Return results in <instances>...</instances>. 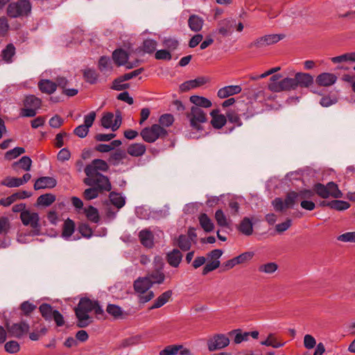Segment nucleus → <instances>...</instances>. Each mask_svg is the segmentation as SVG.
<instances>
[{
    "instance_id": "473e14b6",
    "label": "nucleus",
    "mask_w": 355,
    "mask_h": 355,
    "mask_svg": "<svg viewBox=\"0 0 355 355\" xmlns=\"http://www.w3.org/2000/svg\"><path fill=\"white\" fill-rule=\"evenodd\" d=\"M173 294L172 291L168 290L164 292L161 294L155 301L154 304L149 307V310H153L155 309H158L164 306L167 302H168L169 299L171 297Z\"/></svg>"
},
{
    "instance_id": "f704fd0d",
    "label": "nucleus",
    "mask_w": 355,
    "mask_h": 355,
    "mask_svg": "<svg viewBox=\"0 0 355 355\" xmlns=\"http://www.w3.org/2000/svg\"><path fill=\"white\" fill-rule=\"evenodd\" d=\"M109 199L111 203L119 209L125 204V198L114 191H110Z\"/></svg>"
},
{
    "instance_id": "2eb2a0df",
    "label": "nucleus",
    "mask_w": 355,
    "mask_h": 355,
    "mask_svg": "<svg viewBox=\"0 0 355 355\" xmlns=\"http://www.w3.org/2000/svg\"><path fill=\"white\" fill-rule=\"evenodd\" d=\"M230 339L224 334H216L207 341L208 349L210 352L221 349L227 347Z\"/></svg>"
},
{
    "instance_id": "09e8293b",
    "label": "nucleus",
    "mask_w": 355,
    "mask_h": 355,
    "mask_svg": "<svg viewBox=\"0 0 355 355\" xmlns=\"http://www.w3.org/2000/svg\"><path fill=\"white\" fill-rule=\"evenodd\" d=\"M312 191H314V194L316 193L322 198H327L329 197V192L328 191L327 186H324L321 183L315 184Z\"/></svg>"
},
{
    "instance_id": "cd10ccee",
    "label": "nucleus",
    "mask_w": 355,
    "mask_h": 355,
    "mask_svg": "<svg viewBox=\"0 0 355 355\" xmlns=\"http://www.w3.org/2000/svg\"><path fill=\"white\" fill-rule=\"evenodd\" d=\"M146 147L144 144L141 143H135L128 146L126 154L132 157H141L145 154Z\"/></svg>"
},
{
    "instance_id": "9b49d317",
    "label": "nucleus",
    "mask_w": 355,
    "mask_h": 355,
    "mask_svg": "<svg viewBox=\"0 0 355 355\" xmlns=\"http://www.w3.org/2000/svg\"><path fill=\"white\" fill-rule=\"evenodd\" d=\"M114 114L112 112H106L103 114L101 119V124L105 128H111L112 131L117 130L122 122V118L121 113L119 112L116 114L114 120Z\"/></svg>"
},
{
    "instance_id": "e433bc0d",
    "label": "nucleus",
    "mask_w": 355,
    "mask_h": 355,
    "mask_svg": "<svg viewBox=\"0 0 355 355\" xmlns=\"http://www.w3.org/2000/svg\"><path fill=\"white\" fill-rule=\"evenodd\" d=\"M15 54V47L12 44H8L1 51V56L7 63L12 62V57Z\"/></svg>"
},
{
    "instance_id": "dca6fc26",
    "label": "nucleus",
    "mask_w": 355,
    "mask_h": 355,
    "mask_svg": "<svg viewBox=\"0 0 355 355\" xmlns=\"http://www.w3.org/2000/svg\"><path fill=\"white\" fill-rule=\"evenodd\" d=\"M236 26V21L233 19H224L218 21L216 33L227 37L233 32V28Z\"/></svg>"
},
{
    "instance_id": "de8ad7c7",
    "label": "nucleus",
    "mask_w": 355,
    "mask_h": 355,
    "mask_svg": "<svg viewBox=\"0 0 355 355\" xmlns=\"http://www.w3.org/2000/svg\"><path fill=\"white\" fill-rule=\"evenodd\" d=\"M230 336L234 335V342L236 344H239L243 341H247L249 338V334L248 332H243L241 329H234L229 333Z\"/></svg>"
},
{
    "instance_id": "79ce46f5",
    "label": "nucleus",
    "mask_w": 355,
    "mask_h": 355,
    "mask_svg": "<svg viewBox=\"0 0 355 355\" xmlns=\"http://www.w3.org/2000/svg\"><path fill=\"white\" fill-rule=\"evenodd\" d=\"M85 214L86 215L87 218L94 223H98L100 221V216L98 209L93 207L92 205H89L87 208L85 209Z\"/></svg>"
},
{
    "instance_id": "4be33fe9",
    "label": "nucleus",
    "mask_w": 355,
    "mask_h": 355,
    "mask_svg": "<svg viewBox=\"0 0 355 355\" xmlns=\"http://www.w3.org/2000/svg\"><path fill=\"white\" fill-rule=\"evenodd\" d=\"M183 255L177 248L168 252L166 254L167 263L173 268H178L182 261Z\"/></svg>"
},
{
    "instance_id": "b1692460",
    "label": "nucleus",
    "mask_w": 355,
    "mask_h": 355,
    "mask_svg": "<svg viewBox=\"0 0 355 355\" xmlns=\"http://www.w3.org/2000/svg\"><path fill=\"white\" fill-rule=\"evenodd\" d=\"M242 89L239 85H229L220 88L217 93L220 98H225L230 96L238 94L241 92Z\"/></svg>"
},
{
    "instance_id": "423d86ee",
    "label": "nucleus",
    "mask_w": 355,
    "mask_h": 355,
    "mask_svg": "<svg viewBox=\"0 0 355 355\" xmlns=\"http://www.w3.org/2000/svg\"><path fill=\"white\" fill-rule=\"evenodd\" d=\"M20 218L24 225H30L32 227L31 231L32 236L40 234L41 225L40 224V217L37 213L25 210L20 214Z\"/></svg>"
},
{
    "instance_id": "5fc2aeb1",
    "label": "nucleus",
    "mask_w": 355,
    "mask_h": 355,
    "mask_svg": "<svg viewBox=\"0 0 355 355\" xmlns=\"http://www.w3.org/2000/svg\"><path fill=\"white\" fill-rule=\"evenodd\" d=\"M36 308L37 306L34 304L25 301L20 304L21 314L28 316Z\"/></svg>"
},
{
    "instance_id": "bf43d9fd",
    "label": "nucleus",
    "mask_w": 355,
    "mask_h": 355,
    "mask_svg": "<svg viewBox=\"0 0 355 355\" xmlns=\"http://www.w3.org/2000/svg\"><path fill=\"white\" fill-rule=\"evenodd\" d=\"M125 80H122L121 79V76L114 79L112 82V85L111 86V89L116 91H122L130 87L129 83H123Z\"/></svg>"
},
{
    "instance_id": "4d7b16f0",
    "label": "nucleus",
    "mask_w": 355,
    "mask_h": 355,
    "mask_svg": "<svg viewBox=\"0 0 355 355\" xmlns=\"http://www.w3.org/2000/svg\"><path fill=\"white\" fill-rule=\"evenodd\" d=\"M106 311L114 318H120L123 315V311L121 308L115 304H108L106 309Z\"/></svg>"
},
{
    "instance_id": "7ed1b4c3",
    "label": "nucleus",
    "mask_w": 355,
    "mask_h": 355,
    "mask_svg": "<svg viewBox=\"0 0 355 355\" xmlns=\"http://www.w3.org/2000/svg\"><path fill=\"white\" fill-rule=\"evenodd\" d=\"M31 10L32 4L29 0H17L8 4L6 12L11 18H18L29 16Z\"/></svg>"
},
{
    "instance_id": "1a4fd4ad",
    "label": "nucleus",
    "mask_w": 355,
    "mask_h": 355,
    "mask_svg": "<svg viewBox=\"0 0 355 355\" xmlns=\"http://www.w3.org/2000/svg\"><path fill=\"white\" fill-rule=\"evenodd\" d=\"M5 327L9 336L16 338H21L30 329V326L25 320H21L19 322L10 324L8 322L5 324Z\"/></svg>"
},
{
    "instance_id": "8fccbe9b",
    "label": "nucleus",
    "mask_w": 355,
    "mask_h": 355,
    "mask_svg": "<svg viewBox=\"0 0 355 355\" xmlns=\"http://www.w3.org/2000/svg\"><path fill=\"white\" fill-rule=\"evenodd\" d=\"M327 205L331 209L338 211L345 210L349 207V204L347 202L339 200H331L327 203Z\"/></svg>"
},
{
    "instance_id": "4468645a",
    "label": "nucleus",
    "mask_w": 355,
    "mask_h": 355,
    "mask_svg": "<svg viewBox=\"0 0 355 355\" xmlns=\"http://www.w3.org/2000/svg\"><path fill=\"white\" fill-rule=\"evenodd\" d=\"M109 169L107 162L101 159H94L92 162L87 164L84 172L86 175L101 173L100 172H106Z\"/></svg>"
},
{
    "instance_id": "69168bd1",
    "label": "nucleus",
    "mask_w": 355,
    "mask_h": 355,
    "mask_svg": "<svg viewBox=\"0 0 355 355\" xmlns=\"http://www.w3.org/2000/svg\"><path fill=\"white\" fill-rule=\"evenodd\" d=\"M220 261L219 260H213L208 262L203 268L202 274V275H207L209 272H211L216 269H217L220 266Z\"/></svg>"
},
{
    "instance_id": "ea45409f",
    "label": "nucleus",
    "mask_w": 355,
    "mask_h": 355,
    "mask_svg": "<svg viewBox=\"0 0 355 355\" xmlns=\"http://www.w3.org/2000/svg\"><path fill=\"white\" fill-rule=\"evenodd\" d=\"M278 268V264L275 262H268L266 263L260 264L258 266V271L260 273L272 275L277 270Z\"/></svg>"
},
{
    "instance_id": "20e7f679",
    "label": "nucleus",
    "mask_w": 355,
    "mask_h": 355,
    "mask_svg": "<svg viewBox=\"0 0 355 355\" xmlns=\"http://www.w3.org/2000/svg\"><path fill=\"white\" fill-rule=\"evenodd\" d=\"M85 185L94 187L101 192H109L112 190V184L107 176L102 173H96L87 175L83 180Z\"/></svg>"
},
{
    "instance_id": "2f4dec72",
    "label": "nucleus",
    "mask_w": 355,
    "mask_h": 355,
    "mask_svg": "<svg viewBox=\"0 0 355 355\" xmlns=\"http://www.w3.org/2000/svg\"><path fill=\"white\" fill-rule=\"evenodd\" d=\"M139 238L141 243L146 248L153 246V234L148 230H143L139 234Z\"/></svg>"
},
{
    "instance_id": "6ab92c4d",
    "label": "nucleus",
    "mask_w": 355,
    "mask_h": 355,
    "mask_svg": "<svg viewBox=\"0 0 355 355\" xmlns=\"http://www.w3.org/2000/svg\"><path fill=\"white\" fill-rule=\"evenodd\" d=\"M191 355V352L187 348H183L181 345H171L166 346L159 353V355Z\"/></svg>"
},
{
    "instance_id": "6e6552de",
    "label": "nucleus",
    "mask_w": 355,
    "mask_h": 355,
    "mask_svg": "<svg viewBox=\"0 0 355 355\" xmlns=\"http://www.w3.org/2000/svg\"><path fill=\"white\" fill-rule=\"evenodd\" d=\"M284 34H271L266 35L257 38L254 41L250 43L248 46L249 49H261L267 46L275 44L284 39Z\"/></svg>"
},
{
    "instance_id": "9d476101",
    "label": "nucleus",
    "mask_w": 355,
    "mask_h": 355,
    "mask_svg": "<svg viewBox=\"0 0 355 355\" xmlns=\"http://www.w3.org/2000/svg\"><path fill=\"white\" fill-rule=\"evenodd\" d=\"M187 117L189 119L190 125L196 130H200L202 129L200 123H205L207 120L205 112L198 107H192Z\"/></svg>"
},
{
    "instance_id": "f03ea898",
    "label": "nucleus",
    "mask_w": 355,
    "mask_h": 355,
    "mask_svg": "<svg viewBox=\"0 0 355 355\" xmlns=\"http://www.w3.org/2000/svg\"><path fill=\"white\" fill-rule=\"evenodd\" d=\"M95 301L91 300L88 297H82L76 307L74 309L76 316L78 319L76 326L79 328L87 327L90 323V317L89 313L94 309Z\"/></svg>"
},
{
    "instance_id": "603ef678",
    "label": "nucleus",
    "mask_w": 355,
    "mask_h": 355,
    "mask_svg": "<svg viewBox=\"0 0 355 355\" xmlns=\"http://www.w3.org/2000/svg\"><path fill=\"white\" fill-rule=\"evenodd\" d=\"M1 184L9 188L18 187L21 185V181L19 178L7 177L1 181Z\"/></svg>"
},
{
    "instance_id": "3c124183",
    "label": "nucleus",
    "mask_w": 355,
    "mask_h": 355,
    "mask_svg": "<svg viewBox=\"0 0 355 355\" xmlns=\"http://www.w3.org/2000/svg\"><path fill=\"white\" fill-rule=\"evenodd\" d=\"M100 190H98L96 187H90L86 189L83 192V198L86 200H91L98 198L100 193H103Z\"/></svg>"
},
{
    "instance_id": "49530a36",
    "label": "nucleus",
    "mask_w": 355,
    "mask_h": 355,
    "mask_svg": "<svg viewBox=\"0 0 355 355\" xmlns=\"http://www.w3.org/2000/svg\"><path fill=\"white\" fill-rule=\"evenodd\" d=\"M98 73L94 69L87 68L83 71V77L86 82L89 84H95L98 78Z\"/></svg>"
},
{
    "instance_id": "052dcab7",
    "label": "nucleus",
    "mask_w": 355,
    "mask_h": 355,
    "mask_svg": "<svg viewBox=\"0 0 355 355\" xmlns=\"http://www.w3.org/2000/svg\"><path fill=\"white\" fill-rule=\"evenodd\" d=\"M261 344L265 346H271L274 348H279L284 345V343H281L276 340L272 334H270L266 340L261 341Z\"/></svg>"
},
{
    "instance_id": "c03bdc74",
    "label": "nucleus",
    "mask_w": 355,
    "mask_h": 355,
    "mask_svg": "<svg viewBox=\"0 0 355 355\" xmlns=\"http://www.w3.org/2000/svg\"><path fill=\"white\" fill-rule=\"evenodd\" d=\"M157 42L153 39H146L143 42L140 50L146 53L151 54L155 52Z\"/></svg>"
},
{
    "instance_id": "4c0bfd02",
    "label": "nucleus",
    "mask_w": 355,
    "mask_h": 355,
    "mask_svg": "<svg viewBox=\"0 0 355 355\" xmlns=\"http://www.w3.org/2000/svg\"><path fill=\"white\" fill-rule=\"evenodd\" d=\"M56 197L53 193H45L40 196L37 199V205L49 207L55 201Z\"/></svg>"
},
{
    "instance_id": "338daca9",
    "label": "nucleus",
    "mask_w": 355,
    "mask_h": 355,
    "mask_svg": "<svg viewBox=\"0 0 355 355\" xmlns=\"http://www.w3.org/2000/svg\"><path fill=\"white\" fill-rule=\"evenodd\" d=\"M5 350L10 354L17 353L20 349V346L18 342L15 340H10L5 344Z\"/></svg>"
},
{
    "instance_id": "f257e3e1",
    "label": "nucleus",
    "mask_w": 355,
    "mask_h": 355,
    "mask_svg": "<svg viewBox=\"0 0 355 355\" xmlns=\"http://www.w3.org/2000/svg\"><path fill=\"white\" fill-rule=\"evenodd\" d=\"M236 110L237 112L235 110H230L226 113L227 120H228L230 123L235 125L234 126L229 128V132H232L235 127H240L242 125L243 123L241 120V116L244 117L245 119H248L254 116L252 105L250 103L242 101L237 104Z\"/></svg>"
},
{
    "instance_id": "c756f323",
    "label": "nucleus",
    "mask_w": 355,
    "mask_h": 355,
    "mask_svg": "<svg viewBox=\"0 0 355 355\" xmlns=\"http://www.w3.org/2000/svg\"><path fill=\"white\" fill-rule=\"evenodd\" d=\"M127 157L126 152L121 148L116 149L112 152L108 158V162L112 166H119L121 161Z\"/></svg>"
},
{
    "instance_id": "39448f33",
    "label": "nucleus",
    "mask_w": 355,
    "mask_h": 355,
    "mask_svg": "<svg viewBox=\"0 0 355 355\" xmlns=\"http://www.w3.org/2000/svg\"><path fill=\"white\" fill-rule=\"evenodd\" d=\"M140 135L143 140L147 143H153L159 138H164L168 135L166 129L159 124H153L141 130Z\"/></svg>"
},
{
    "instance_id": "a19ab883",
    "label": "nucleus",
    "mask_w": 355,
    "mask_h": 355,
    "mask_svg": "<svg viewBox=\"0 0 355 355\" xmlns=\"http://www.w3.org/2000/svg\"><path fill=\"white\" fill-rule=\"evenodd\" d=\"M198 218L200 225L205 232H210L213 231L214 225L206 214H201Z\"/></svg>"
},
{
    "instance_id": "5701e85b",
    "label": "nucleus",
    "mask_w": 355,
    "mask_h": 355,
    "mask_svg": "<svg viewBox=\"0 0 355 355\" xmlns=\"http://www.w3.org/2000/svg\"><path fill=\"white\" fill-rule=\"evenodd\" d=\"M337 80V76L331 73H322L315 79L316 83L320 86L329 87L334 85Z\"/></svg>"
},
{
    "instance_id": "393cba45",
    "label": "nucleus",
    "mask_w": 355,
    "mask_h": 355,
    "mask_svg": "<svg viewBox=\"0 0 355 355\" xmlns=\"http://www.w3.org/2000/svg\"><path fill=\"white\" fill-rule=\"evenodd\" d=\"M112 59L116 66H123L129 59L128 53L122 49H117L112 53Z\"/></svg>"
},
{
    "instance_id": "ddd939ff",
    "label": "nucleus",
    "mask_w": 355,
    "mask_h": 355,
    "mask_svg": "<svg viewBox=\"0 0 355 355\" xmlns=\"http://www.w3.org/2000/svg\"><path fill=\"white\" fill-rule=\"evenodd\" d=\"M96 119V112L92 111L84 117V124L76 127L73 130V134L80 138H85L88 132L90 127L92 126Z\"/></svg>"
},
{
    "instance_id": "c85d7f7f",
    "label": "nucleus",
    "mask_w": 355,
    "mask_h": 355,
    "mask_svg": "<svg viewBox=\"0 0 355 355\" xmlns=\"http://www.w3.org/2000/svg\"><path fill=\"white\" fill-rule=\"evenodd\" d=\"M38 88L42 93L51 94L56 90L57 84L48 79H42L38 83Z\"/></svg>"
},
{
    "instance_id": "864d4df0",
    "label": "nucleus",
    "mask_w": 355,
    "mask_h": 355,
    "mask_svg": "<svg viewBox=\"0 0 355 355\" xmlns=\"http://www.w3.org/2000/svg\"><path fill=\"white\" fill-rule=\"evenodd\" d=\"M162 44L166 49L171 51L175 50L178 47L179 42L173 37H164L162 41Z\"/></svg>"
},
{
    "instance_id": "37998d69",
    "label": "nucleus",
    "mask_w": 355,
    "mask_h": 355,
    "mask_svg": "<svg viewBox=\"0 0 355 355\" xmlns=\"http://www.w3.org/2000/svg\"><path fill=\"white\" fill-rule=\"evenodd\" d=\"M75 230V223L70 218H67L63 224L62 235L64 238H69Z\"/></svg>"
},
{
    "instance_id": "f8f14e48",
    "label": "nucleus",
    "mask_w": 355,
    "mask_h": 355,
    "mask_svg": "<svg viewBox=\"0 0 355 355\" xmlns=\"http://www.w3.org/2000/svg\"><path fill=\"white\" fill-rule=\"evenodd\" d=\"M268 89L272 92L295 90L297 89L295 78H285L278 83H269Z\"/></svg>"
},
{
    "instance_id": "a18cd8bd",
    "label": "nucleus",
    "mask_w": 355,
    "mask_h": 355,
    "mask_svg": "<svg viewBox=\"0 0 355 355\" xmlns=\"http://www.w3.org/2000/svg\"><path fill=\"white\" fill-rule=\"evenodd\" d=\"M42 105V100L35 95H29L26 96L24 101V105L26 107H33L39 109Z\"/></svg>"
},
{
    "instance_id": "c9c22d12",
    "label": "nucleus",
    "mask_w": 355,
    "mask_h": 355,
    "mask_svg": "<svg viewBox=\"0 0 355 355\" xmlns=\"http://www.w3.org/2000/svg\"><path fill=\"white\" fill-rule=\"evenodd\" d=\"M190 101L195 105L194 107L207 108L211 106V102L207 98L193 95L190 97Z\"/></svg>"
},
{
    "instance_id": "13d9d810",
    "label": "nucleus",
    "mask_w": 355,
    "mask_h": 355,
    "mask_svg": "<svg viewBox=\"0 0 355 355\" xmlns=\"http://www.w3.org/2000/svg\"><path fill=\"white\" fill-rule=\"evenodd\" d=\"M78 232L81 234V235L87 239H89L93 235V230L92 227L87 224L85 223H80L78 225Z\"/></svg>"
},
{
    "instance_id": "a211bd4d",
    "label": "nucleus",
    "mask_w": 355,
    "mask_h": 355,
    "mask_svg": "<svg viewBox=\"0 0 355 355\" xmlns=\"http://www.w3.org/2000/svg\"><path fill=\"white\" fill-rule=\"evenodd\" d=\"M57 185V180L49 176L40 177L36 180L34 184V189L40 190L44 189H53Z\"/></svg>"
},
{
    "instance_id": "bb28decb",
    "label": "nucleus",
    "mask_w": 355,
    "mask_h": 355,
    "mask_svg": "<svg viewBox=\"0 0 355 355\" xmlns=\"http://www.w3.org/2000/svg\"><path fill=\"white\" fill-rule=\"evenodd\" d=\"M331 60L334 63L349 62L353 71H355V52L347 53L339 56L333 57Z\"/></svg>"
},
{
    "instance_id": "0e129e2a",
    "label": "nucleus",
    "mask_w": 355,
    "mask_h": 355,
    "mask_svg": "<svg viewBox=\"0 0 355 355\" xmlns=\"http://www.w3.org/2000/svg\"><path fill=\"white\" fill-rule=\"evenodd\" d=\"M215 219L217 222V224L220 227H227L228 222L225 215L222 209H218L215 213Z\"/></svg>"
},
{
    "instance_id": "6e6d98bb",
    "label": "nucleus",
    "mask_w": 355,
    "mask_h": 355,
    "mask_svg": "<svg viewBox=\"0 0 355 355\" xmlns=\"http://www.w3.org/2000/svg\"><path fill=\"white\" fill-rule=\"evenodd\" d=\"M41 326H42V327L40 328V330H38L37 328L35 327L33 329V332H31L29 334V338L31 340H33V341L38 340L41 336H44L47 333V331H48L47 328L43 324H41Z\"/></svg>"
},
{
    "instance_id": "680f3d73",
    "label": "nucleus",
    "mask_w": 355,
    "mask_h": 355,
    "mask_svg": "<svg viewBox=\"0 0 355 355\" xmlns=\"http://www.w3.org/2000/svg\"><path fill=\"white\" fill-rule=\"evenodd\" d=\"M10 229V223L8 217H0V235H6Z\"/></svg>"
},
{
    "instance_id": "774afa93",
    "label": "nucleus",
    "mask_w": 355,
    "mask_h": 355,
    "mask_svg": "<svg viewBox=\"0 0 355 355\" xmlns=\"http://www.w3.org/2000/svg\"><path fill=\"white\" fill-rule=\"evenodd\" d=\"M297 201L295 191L288 192L284 199V205L286 209L292 207Z\"/></svg>"
},
{
    "instance_id": "0eeeda50",
    "label": "nucleus",
    "mask_w": 355,
    "mask_h": 355,
    "mask_svg": "<svg viewBox=\"0 0 355 355\" xmlns=\"http://www.w3.org/2000/svg\"><path fill=\"white\" fill-rule=\"evenodd\" d=\"M39 311L46 321L53 320L58 327H62L64 324L63 315L58 310H53L51 304H42L39 307Z\"/></svg>"
},
{
    "instance_id": "e2e57ef3",
    "label": "nucleus",
    "mask_w": 355,
    "mask_h": 355,
    "mask_svg": "<svg viewBox=\"0 0 355 355\" xmlns=\"http://www.w3.org/2000/svg\"><path fill=\"white\" fill-rule=\"evenodd\" d=\"M31 159L28 156H23L18 162L13 164V166L15 165H19L22 169L28 171L31 169Z\"/></svg>"
},
{
    "instance_id": "7c9ffc66",
    "label": "nucleus",
    "mask_w": 355,
    "mask_h": 355,
    "mask_svg": "<svg viewBox=\"0 0 355 355\" xmlns=\"http://www.w3.org/2000/svg\"><path fill=\"white\" fill-rule=\"evenodd\" d=\"M203 24V19L198 15H191L189 17L188 26L189 28L193 32H199L201 31Z\"/></svg>"
},
{
    "instance_id": "aec40b11",
    "label": "nucleus",
    "mask_w": 355,
    "mask_h": 355,
    "mask_svg": "<svg viewBox=\"0 0 355 355\" xmlns=\"http://www.w3.org/2000/svg\"><path fill=\"white\" fill-rule=\"evenodd\" d=\"M218 109L213 110L210 112L211 116V124L215 129L222 128L227 123V116L220 114Z\"/></svg>"
},
{
    "instance_id": "412c9836",
    "label": "nucleus",
    "mask_w": 355,
    "mask_h": 355,
    "mask_svg": "<svg viewBox=\"0 0 355 355\" xmlns=\"http://www.w3.org/2000/svg\"><path fill=\"white\" fill-rule=\"evenodd\" d=\"M134 289L137 293L145 294L153 284L150 279L146 277H139L134 282Z\"/></svg>"
},
{
    "instance_id": "a878e982",
    "label": "nucleus",
    "mask_w": 355,
    "mask_h": 355,
    "mask_svg": "<svg viewBox=\"0 0 355 355\" xmlns=\"http://www.w3.org/2000/svg\"><path fill=\"white\" fill-rule=\"evenodd\" d=\"M147 277L150 279L153 285L154 284H162L165 279V275L163 272V263L159 267L152 270Z\"/></svg>"
},
{
    "instance_id": "72a5a7b5",
    "label": "nucleus",
    "mask_w": 355,
    "mask_h": 355,
    "mask_svg": "<svg viewBox=\"0 0 355 355\" xmlns=\"http://www.w3.org/2000/svg\"><path fill=\"white\" fill-rule=\"evenodd\" d=\"M240 232L246 236H250L253 232V224L248 217H244L239 227Z\"/></svg>"
},
{
    "instance_id": "f3484780",
    "label": "nucleus",
    "mask_w": 355,
    "mask_h": 355,
    "mask_svg": "<svg viewBox=\"0 0 355 355\" xmlns=\"http://www.w3.org/2000/svg\"><path fill=\"white\" fill-rule=\"evenodd\" d=\"M297 88H308L313 84V76L308 73L297 72L295 75Z\"/></svg>"
},
{
    "instance_id": "58836bf2",
    "label": "nucleus",
    "mask_w": 355,
    "mask_h": 355,
    "mask_svg": "<svg viewBox=\"0 0 355 355\" xmlns=\"http://www.w3.org/2000/svg\"><path fill=\"white\" fill-rule=\"evenodd\" d=\"M174 245H178L182 251H188L191 247V241L187 235L180 234L176 239Z\"/></svg>"
}]
</instances>
